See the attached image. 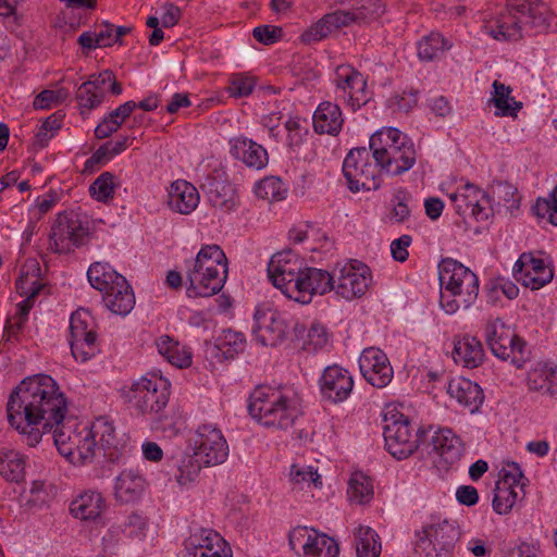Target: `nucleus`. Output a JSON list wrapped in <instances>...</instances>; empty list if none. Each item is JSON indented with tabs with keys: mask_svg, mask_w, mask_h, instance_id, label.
Instances as JSON below:
<instances>
[{
	"mask_svg": "<svg viewBox=\"0 0 557 557\" xmlns=\"http://www.w3.org/2000/svg\"><path fill=\"white\" fill-rule=\"evenodd\" d=\"M7 412L10 425L29 447H35L44 434L52 432L57 449L71 463H90L98 455L97 443L88 426L78 429L75 420L65 418L66 397L50 375L24 379L11 393Z\"/></svg>",
	"mask_w": 557,
	"mask_h": 557,
	"instance_id": "obj_1",
	"label": "nucleus"
},
{
	"mask_svg": "<svg viewBox=\"0 0 557 557\" xmlns=\"http://www.w3.org/2000/svg\"><path fill=\"white\" fill-rule=\"evenodd\" d=\"M556 16L542 0H506L505 8L485 21L484 29L496 40L521 39L524 35L550 32Z\"/></svg>",
	"mask_w": 557,
	"mask_h": 557,
	"instance_id": "obj_2",
	"label": "nucleus"
},
{
	"mask_svg": "<svg viewBox=\"0 0 557 557\" xmlns=\"http://www.w3.org/2000/svg\"><path fill=\"white\" fill-rule=\"evenodd\" d=\"M227 258L219 245H206L186 270L188 297H210L218 294L227 278Z\"/></svg>",
	"mask_w": 557,
	"mask_h": 557,
	"instance_id": "obj_3",
	"label": "nucleus"
},
{
	"mask_svg": "<svg viewBox=\"0 0 557 557\" xmlns=\"http://www.w3.org/2000/svg\"><path fill=\"white\" fill-rule=\"evenodd\" d=\"M248 412L259 424L274 430L292 428L300 414L294 399L267 385L258 386L250 394Z\"/></svg>",
	"mask_w": 557,
	"mask_h": 557,
	"instance_id": "obj_4",
	"label": "nucleus"
},
{
	"mask_svg": "<svg viewBox=\"0 0 557 557\" xmlns=\"http://www.w3.org/2000/svg\"><path fill=\"white\" fill-rule=\"evenodd\" d=\"M370 150L381 171L389 175H400L409 171L417 159L412 141L394 127L374 133L370 138Z\"/></svg>",
	"mask_w": 557,
	"mask_h": 557,
	"instance_id": "obj_5",
	"label": "nucleus"
},
{
	"mask_svg": "<svg viewBox=\"0 0 557 557\" xmlns=\"http://www.w3.org/2000/svg\"><path fill=\"white\" fill-rule=\"evenodd\" d=\"M124 400L137 414L159 421L170 398V383L161 376H141L123 391Z\"/></svg>",
	"mask_w": 557,
	"mask_h": 557,
	"instance_id": "obj_6",
	"label": "nucleus"
},
{
	"mask_svg": "<svg viewBox=\"0 0 557 557\" xmlns=\"http://www.w3.org/2000/svg\"><path fill=\"white\" fill-rule=\"evenodd\" d=\"M383 422L385 447L396 459H405L412 455L425 436V431L416 428L396 407L386 408Z\"/></svg>",
	"mask_w": 557,
	"mask_h": 557,
	"instance_id": "obj_7",
	"label": "nucleus"
},
{
	"mask_svg": "<svg viewBox=\"0 0 557 557\" xmlns=\"http://www.w3.org/2000/svg\"><path fill=\"white\" fill-rule=\"evenodd\" d=\"M485 339L495 357L509 360L517 369H521L528 360L527 343L499 318L487 321Z\"/></svg>",
	"mask_w": 557,
	"mask_h": 557,
	"instance_id": "obj_8",
	"label": "nucleus"
},
{
	"mask_svg": "<svg viewBox=\"0 0 557 557\" xmlns=\"http://www.w3.org/2000/svg\"><path fill=\"white\" fill-rule=\"evenodd\" d=\"M372 151L354 148L343 162V173L351 191L376 190L381 186L380 165L371 161Z\"/></svg>",
	"mask_w": 557,
	"mask_h": 557,
	"instance_id": "obj_9",
	"label": "nucleus"
},
{
	"mask_svg": "<svg viewBox=\"0 0 557 557\" xmlns=\"http://www.w3.org/2000/svg\"><path fill=\"white\" fill-rule=\"evenodd\" d=\"M455 213L466 228L474 223L487 222L493 216L490 196L478 186L467 183L455 193Z\"/></svg>",
	"mask_w": 557,
	"mask_h": 557,
	"instance_id": "obj_10",
	"label": "nucleus"
},
{
	"mask_svg": "<svg viewBox=\"0 0 557 557\" xmlns=\"http://www.w3.org/2000/svg\"><path fill=\"white\" fill-rule=\"evenodd\" d=\"M334 84L336 100L347 104L352 111L370 100L366 77L351 65L342 64L336 67Z\"/></svg>",
	"mask_w": 557,
	"mask_h": 557,
	"instance_id": "obj_11",
	"label": "nucleus"
},
{
	"mask_svg": "<svg viewBox=\"0 0 557 557\" xmlns=\"http://www.w3.org/2000/svg\"><path fill=\"white\" fill-rule=\"evenodd\" d=\"M333 275L332 290L346 300L363 296L371 282L369 267L357 260L337 265Z\"/></svg>",
	"mask_w": 557,
	"mask_h": 557,
	"instance_id": "obj_12",
	"label": "nucleus"
},
{
	"mask_svg": "<svg viewBox=\"0 0 557 557\" xmlns=\"http://www.w3.org/2000/svg\"><path fill=\"white\" fill-rule=\"evenodd\" d=\"M255 324L252 333L263 346H277L286 336L287 321L285 315L270 305L257 307L253 314Z\"/></svg>",
	"mask_w": 557,
	"mask_h": 557,
	"instance_id": "obj_13",
	"label": "nucleus"
},
{
	"mask_svg": "<svg viewBox=\"0 0 557 557\" xmlns=\"http://www.w3.org/2000/svg\"><path fill=\"white\" fill-rule=\"evenodd\" d=\"M194 451L206 467L223 463L228 456V445L222 432L210 424L200 425L191 438Z\"/></svg>",
	"mask_w": 557,
	"mask_h": 557,
	"instance_id": "obj_14",
	"label": "nucleus"
},
{
	"mask_svg": "<svg viewBox=\"0 0 557 557\" xmlns=\"http://www.w3.org/2000/svg\"><path fill=\"white\" fill-rule=\"evenodd\" d=\"M496 482L492 500L493 510L498 515H508L519 498L523 497V485L520 483L523 473L516 462L508 463Z\"/></svg>",
	"mask_w": 557,
	"mask_h": 557,
	"instance_id": "obj_15",
	"label": "nucleus"
},
{
	"mask_svg": "<svg viewBox=\"0 0 557 557\" xmlns=\"http://www.w3.org/2000/svg\"><path fill=\"white\" fill-rule=\"evenodd\" d=\"M305 263L292 250H284L272 256L268 264V275L272 284L289 298V287L296 284Z\"/></svg>",
	"mask_w": 557,
	"mask_h": 557,
	"instance_id": "obj_16",
	"label": "nucleus"
},
{
	"mask_svg": "<svg viewBox=\"0 0 557 557\" xmlns=\"http://www.w3.org/2000/svg\"><path fill=\"white\" fill-rule=\"evenodd\" d=\"M333 281V273L304 265L300 276L295 281L296 284L289 287V298L304 305L309 304L314 295L331 292Z\"/></svg>",
	"mask_w": 557,
	"mask_h": 557,
	"instance_id": "obj_17",
	"label": "nucleus"
},
{
	"mask_svg": "<svg viewBox=\"0 0 557 557\" xmlns=\"http://www.w3.org/2000/svg\"><path fill=\"white\" fill-rule=\"evenodd\" d=\"M86 235L81 220L74 213L59 214L50 231V248L58 253L78 247Z\"/></svg>",
	"mask_w": 557,
	"mask_h": 557,
	"instance_id": "obj_18",
	"label": "nucleus"
},
{
	"mask_svg": "<svg viewBox=\"0 0 557 557\" xmlns=\"http://www.w3.org/2000/svg\"><path fill=\"white\" fill-rule=\"evenodd\" d=\"M513 276L523 286L536 290L548 284L554 276L552 268L533 252H523L513 265Z\"/></svg>",
	"mask_w": 557,
	"mask_h": 557,
	"instance_id": "obj_19",
	"label": "nucleus"
},
{
	"mask_svg": "<svg viewBox=\"0 0 557 557\" xmlns=\"http://www.w3.org/2000/svg\"><path fill=\"white\" fill-rule=\"evenodd\" d=\"M319 386L323 399L338 404L346 400L351 394L354 379L347 369L333 364L326 367L322 372Z\"/></svg>",
	"mask_w": 557,
	"mask_h": 557,
	"instance_id": "obj_20",
	"label": "nucleus"
},
{
	"mask_svg": "<svg viewBox=\"0 0 557 557\" xmlns=\"http://www.w3.org/2000/svg\"><path fill=\"white\" fill-rule=\"evenodd\" d=\"M363 377L373 386L383 388L393 379V368L385 352L375 347L363 349L359 358Z\"/></svg>",
	"mask_w": 557,
	"mask_h": 557,
	"instance_id": "obj_21",
	"label": "nucleus"
},
{
	"mask_svg": "<svg viewBox=\"0 0 557 557\" xmlns=\"http://www.w3.org/2000/svg\"><path fill=\"white\" fill-rule=\"evenodd\" d=\"M190 557H232L228 544L212 530H201L193 534L187 542Z\"/></svg>",
	"mask_w": 557,
	"mask_h": 557,
	"instance_id": "obj_22",
	"label": "nucleus"
},
{
	"mask_svg": "<svg viewBox=\"0 0 557 557\" xmlns=\"http://www.w3.org/2000/svg\"><path fill=\"white\" fill-rule=\"evenodd\" d=\"M479 295V278L473 271L455 260V311L469 309Z\"/></svg>",
	"mask_w": 557,
	"mask_h": 557,
	"instance_id": "obj_23",
	"label": "nucleus"
},
{
	"mask_svg": "<svg viewBox=\"0 0 557 557\" xmlns=\"http://www.w3.org/2000/svg\"><path fill=\"white\" fill-rule=\"evenodd\" d=\"M429 456L440 475L449 473L453 466V433L448 428H438L431 436Z\"/></svg>",
	"mask_w": 557,
	"mask_h": 557,
	"instance_id": "obj_24",
	"label": "nucleus"
},
{
	"mask_svg": "<svg viewBox=\"0 0 557 557\" xmlns=\"http://www.w3.org/2000/svg\"><path fill=\"white\" fill-rule=\"evenodd\" d=\"M197 188L185 180L174 181L168 190V207L180 214H190L199 205Z\"/></svg>",
	"mask_w": 557,
	"mask_h": 557,
	"instance_id": "obj_25",
	"label": "nucleus"
},
{
	"mask_svg": "<svg viewBox=\"0 0 557 557\" xmlns=\"http://www.w3.org/2000/svg\"><path fill=\"white\" fill-rule=\"evenodd\" d=\"M312 120L315 133L331 136L338 135L344 124L339 106L331 101L321 102L315 109Z\"/></svg>",
	"mask_w": 557,
	"mask_h": 557,
	"instance_id": "obj_26",
	"label": "nucleus"
},
{
	"mask_svg": "<svg viewBox=\"0 0 557 557\" xmlns=\"http://www.w3.org/2000/svg\"><path fill=\"white\" fill-rule=\"evenodd\" d=\"M102 301L114 314L126 315L135 306V295L127 280H120L102 294Z\"/></svg>",
	"mask_w": 557,
	"mask_h": 557,
	"instance_id": "obj_27",
	"label": "nucleus"
},
{
	"mask_svg": "<svg viewBox=\"0 0 557 557\" xmlns=\"http://www.w3.org/2000/svg\"><path fill=\"white\" fill-rule=\"evenodd\" d=\"M88 430L97 443L98 454L102 451L103 456L110 460L117 457L120 440L112 421L106 417H99Z\"/></svg>",
	"mask_w": 557,
	"mask_h": 557,
	"instance_id": "obj_28",
	"label": "nucleus"
},
{
	"mask_svg": "<svg viewBox=\"0 0 557 557\" xmlns=\"http://www.w3.org/2000/svg\"><path fill=\"white\" fill-rule=\"evenodd\" d=\"M230 143L232 154L242 160L247 166L260 170L268 164L267 150L256 141L247 137H236L231 139Z\"/></svg>",
	"mask_w": 557,
	"mask_h": 557,
	"instance_id": "obj_29",
	"label": "nucleus"
},
{
	"mask_svg": "<svg viewBox=\"0 0 557 557\" xmlns=\"http://www.w3.org/2000/svg\"><path fill=\"white\" fill-rule=\"evenodd\" d=\"M147 487L145 478L135 470L122 471L115 480V498L123 503H134L138 500Z\"/></svg>",
	"mask_w": 557,
	"mask_h": 557,
	"instance_id": "obj_30",
	"label": "nucleus"
},
{
	"mask_svg": "<svg viewBox=\"0 0 557 557\" xmlns=\"http://www.w3.org/2000/svg\"><path fill=\"white\" fill-rule=\"evenodd\" d=\"M528 386L541 396L554 397L557 394V372L548 363H537L528 373Z\"/></svg>",
	"mask_w": 557,
	"mask_h": 557,
	"instance_id": "obj_31",
	"label": "nucleus"
},
{
	"mask_svg": "<svg viewBox=\"0 0 557 557\" xmlns=\"http://www.w3.org/2000/svg\"><path fill=\"white\" fill-rule=\"evenodd\" d=\"M492 86L493 92L487 103L495 107V115L516 117L522 103L511 96L512 89L499 81H494Z\"/></svg>",
	"mask_w": 557,
	"mask_h": 557,
	"instance_id": "obj_32",
	"label": "nucleus"
},
{
	"mask_svg": "<svg viewBox=\"0 0 557 557\" xmlns=\"http://www.w3.org/2000/svg\"><path fill=\"white\" fill-rule=\"evenodd\" d=\"M103 507L102 496L97 492L87 491L71 503L70 511L77 519L95 520L100 516Z\"/></svg>",
	"mask_w": 557,
	"mask_h": 557,
	"instance_id": "obj_33",
	"label": "nucleus"
},
{
	"mask_svg": "<svg viewBox=\"0 0 557 557\" xmlns=\"http://www.w3.org/2000/svg\"><path fill=\"white\" fill-rule=\"evenodd\" d=\"M207 198L212 207L224 213L234 211L238 206L235 188L223 182L211 183L207 190Z\"/></svg>",
	"mask_w": 557,
	"mask_h": 557,
	"instance_id": "obj_34",
	"label": "nucleus"
},
{
	"mask_svg": "<svg viewBox=\"0 0 557 557\" xmlns=\"http://www.w3.org/2000/svg\"><path fill=\"white\" fill-rule=\"evenodd\" d=\"M455 358L456 362H462L466 368L479 367L484 357V350L481 342L472 336H465L462 339L455 344Z\"/></svg>",
	"mask_w": 557,
	"mask_h": 557,
	"instance_id": "obj_35",
	"label": "nucleus"
},
{
	"mask_svg": "<svg viewBox=\"0 0 557 557\" xmlns=\"http://www.w3.org/2000/svg\"><path fill=\"white\" fill-rule=\"evenodd\" d=\"M455 398L457 399L458 405L462 407L463 413L472 414L480 409L484 395L476 383L461 379L458 383Z\"/></svg>",
	"mask_w": 557,
	"mask_h": 557,
	"instance_id": "obj_36",
	"label": "nucleus"
},
{
	"mask_svg": "<svg viewBox=\"0 0 557 557\" xmlns=\"http://www.w3.org/2000/svg\"><path fill=\"white\" fill-rule=\"evenodd\" d=\"M157 347L159 352L173 366L187 368L191 364V354L186 347L181 346L168 335L158 338Z\"/></svg>",
	"mask_w": 557,
	"mask_h": 557,
	"instance_id": "obj_37",
	"label": "nucleus"
},
{
	"mask_svg": "<svg viewBox=\"0 0 557 557\" xmlns=\"http://www.w3.org/2000/svg\"><path fill=\"white\" fill-rule=\"evenodd\" d=\"M354 536L357 557H380L381 539L372 528L360 525L355 530Z\"/></svg>",
	"mask_w": 557,
	"mask_h": 557,
	"instance_id": "obj_38",
	"label": "nucleus"
},
{
	"mask_svg": "<svg viewBox=\"0 0 557 557\" xmlns=\"http://www.w3.org/2000/svg\"><path fill=\"white\" fill-rule=\"evenodd\" d=\"M87 277L90 285L102 294L115 285V282L120 283V280L125 278L113 270L110 264L102 262L92 263L87 271Z\"/></svg>",
	"mask_w": 557,
	"mask_h": 557,
	"instance_id": "obj_39",
	"label": "nucleus"
},
{
	"mask_svg": "<svg viewBox=\"0 0 557 557\" xmlns=\"http://www.w3.org/2000/svg\"><path fill=\"white\" fill-rule=\"evenodd\" d=\"M26 459L15 450L0 451V475L10 482H20L25 475Z\"/></svg>",
	"mask_w": 557,
	"mask_h": 557,
	"instance_id": "obj_40",
	"label": "nucleus"
},
{
	"mask_svg": "<svg viewBox=\"0 0 557 557\" xmlns=\"http://www.w3.org/2000/svg\"><path fill=\"white\" fill-rule=\"evenodd\" d=\"M437 270L441 287L440 305L442 309L449 314L453 312V259H442Z\"/></svg>",
	"mask_w": 557,
	"mask_h": 557,
	"instance_id": "obj_41",
	"label": "nucleus"
},
{
	"mask_svg": "<svg viewBox=\"0 0 557 557\" xmlns=\"http://www.w3.org/2000/svg\"><path fill=\"white\" fill-rule=\"evenodd\" d=\"M347 495L352 503H369L374 495L371 479L362 472H354L348 482Z\"/></svg>",
	"mask_w": 557,
	"mask_h": 557,
	"instance_id": "obj_42",
	"label": "nucleus"
},
{
	"mask_svg": "<svg viewBox=\"0 0 557 557\" xmlns=\"http://www.w3.org/2000/svg\"><path fill=\"white\" fill-rule=\"evenodd\" d=\"M426 534L431 536L434 542V546H437L438 552L435 557H451V534L453 524L448 519H444L442 522L432 523L425 528Z\"/></svg>",
	"mask_w": 557,
	"mask_h": 557,
	"instance_id": "obj_43",
	"label": "nucleus"
},
{
	"mask_svg": "<svg viewBox=\"0 0 557 557\" xmlns=\"http://www.w3.org/2000/svg\"><path fill=\"white\" fill-rule=\"evenodd\" d=\"M350 13L355 24H366L380 17L384 12L381 0H350Z\"/></svg>",
	"mask_w": 557,
	"mask_h": 557,
	"instance_id": "obj_44",
	"label": "nucleus"
},
{
	"mask_svg": "<svg viewBox=\"0 0 557 557\" xmlns=\"http://www.w3.org/2000/svg\"><path fill=\"white\" fill-rule=\"evenodd\" d=\"M491 190L498 206L505 207L510 213L519 209L521 197L512 184L498 181L493 183Z\"/></svg>",
	"mask_w": 557,
	"mask_h": 557,
	"instance_id": "obj_45",
	"label": "nucleus"
},
{
	"mask_svg": "<svg viewBox=\"0 0 557 557\" xmlns=\"http://www.w3.org/2000/svg\"><path fill=\"white\" fill-rule=\"evenodd\" d=\"M447 42L440 33H431L417 42V54L421 61H432L447 49Z\"/></svg>",
	"mask_w": 557,
	"mask_h": 557,
	"instance_id": "obj_46",
	"label": "nucleus"
},
{
	"mask_svg": "<svg viewBox=\"0 0 557 557\" xmlns=\"http://www.w3.org/2000/svg\"><path fill=\"white\" fill-rule=\"evenodd\" d=\"M289 479L294 488L306 487L319 488L322 486L321 475L311 466L293 465L289 471Z\"/></svg>",
	"mask_w": 557,
	"mask_h": 557,
	"instance_id": "obj_47",
	"label": "nucleus"
},
{
	"mask_svg": "<svg viewBox=\"0 0 557 557\" xmlns=\"http://www.w3.org/2000/svg\"><path fill=\"white\" fill-rule=\"evenodd\" d=\"M70 339L97 336L95 321L89 311L81 309L71 315Z\"/></svg>",
	"mask_w": 557,
	"mask_h": 557,
	"instance_id": "obj_48",
	"label": "nucleus"
},
{
	"mask_svg": "<svg viewBox=\"0 0 557 557\" xmlns=\"http://www.w3.org/2000/svg\"><path fill=\"white\" fill-rule=\"evenodd\" d=\"M255 194L263 200L278 201L285 198L286 188L278 177L269 176L256 184Z\"/></svg>",
	"mask_w": 557,
	"mask_h": 557,
	"instance_id": "obj_49",
	"label": "nucleus"
},
{
	"mask_svg": "<svg viewBox=\"0 0 557 557\" xmlns=\"http://www.w3.org/2000/svg\"><path fill=\"white\" fill-rule=\"evenodd\" d=\"M178 474L176 475V481L180 485H186L190 482H194L200 473V470L205 466V462H200L196 453L186 454L182 456L178 462Z\"/></svg>",
	"mask_w": 557,
	"mask_h": 557,
	"instance_id": "obj_50",
	"label": "nucleus"
},
{
	"mask_svg": "<svg viewBox=\"0 0 557 557\" xmlns=\"http://www.w3.org/2000/svg\"><path fill=\"white\" fill-rule=\"evenodd\" d=\"M339 547L334 539L318 533L314 535L311 547L304 554L305 557H338Z\"/></svg>",
	"mask_w": 557,
	"mask_h": 557,
	"instance_id": "obj_51",
	"label": "nucleus"
},
{
	"mask_svg": "<svg viewBox=\"0 0 557 557\" xmlns=\"http://www.w3.org/2000/svg\"><path fill=\"white\" fill-rule=\"evenodd\" d=\"M71 351L75 360L86 362L99 352L97 336L70 339Z\"/></svg>",
	"mask_w": 557,
	"mask_h": 557,
	"instance_id": "obj_52",
	"label": "nucleus"
},
{
	"mask_svg": "<svg viewBox=\"0 0 557 557\" xmlns=\"http://www.w3.org/2000/svg\"><path fill=\"white\" fill-rule=\"evenodd\" d=\"M75 97L82 109L90 111L101 104L104 91H97L91 83L86 81L78 87Z\"/></svg>",
	"mask_w": 557,
	"mask_h": 557,
	"instance_id": "obj_53",
	"label": "nucleus"
},
{
	"mask_svg": "<svg viewBox=\"0 0 557 557\" xmlns=\"http://www.w3.org/2000/svg\"><path fill=\"white\" fill-rule=\"evenodd\" d=\"M129 145L128 137L117 140H109L100 146L91 156L90 160L97 163L108 162L113 157L123 152Z\"/></svg>",
	"mask_w": 557,
	"mask_h": 557,
	"instance_id": "obj_54",
	"label": "nucleus"
},
{
	"mask_svg": "<svg viewBox=\"0 0 557 557\" xmlns=\"http://www.w3.org/2000/svg\"><path fill=\"white\" fill-rule=\"evenodd\" d=\"M418 103V91L413 88L395 92L387 100V106L393 112L408 113Z\"/></svg>",
	"mask_w": 557,
	"mask_h": 557,
	"instance_id": "obj_55",
	"label": "nucleus"
},
{
	"mask_svg": "<svg viewBox=\"0 0 557 557\" xmlns=\"http://www.w3.org/2000/svg\"><path fill=\"white\" fill-rule=\"evenodd\" d=\"M114 176L110 172L100 174L90 185L89 193L98 201L106 202L113 197Z\"/></svg>",
	"mask_w": 557,
	"mask_h": 557,
	"instance_id": "obj_56",
	"label": "nucleus"
},
{
	"mask_svg": "<svg viewBox=\"0 0 557 557\" xmlns=\"http://www.w3.org/2000/svg\"><path fill=\"white\" fill-rule=\"evenodd\" d=\"M329 343V334L326 329L320 323H312L307 331L302 348L308 351H317L322 349Z\"/></svg>",
	"mask_w": 557,
	"mask_h": 557,
	"instance_id": "obj_57",
	"label": "nucleus"
},
{
	"mask_svg": "<svg viewBox=\"0 0 557 557\" xmlns=\"http://www.w3.org/2000/svg\"><path fill=\"white\" fill-rule=\"evenodd\" d=\"M333 30L334 29L332 27L331 21L327 14H325L315 24L306 29L301 34L300 39L305 44L320 41L321 39L327 37Z\"/></svg>",
	"mask_w": 557,
	"mask_h": 557,
	"instance_id": "obj_58",
	"label": "nucleus"
},
{
	"mask_svg": "<svg viewBox=\"0 0 557 557\" xmlns=\"http://www.w3.org/2000/svg\"><path fill=\"white\" fill-rule=\"evenodd\" d=\"M318 532L315 530H309L306 527H297L290 531L288 536L289 546L293 550L298 552L302 549L304 554L308 548L311 547L314 535Z\"/></svg>",
	"mask_w": 557,
	"mask_h": 557,
	"instance_id": "obj_59",
	"label": "nucleus"
},
{
	"mask_svg": "<svg viewBox=\"0 0 557 557\" xmlns=\"http://www.w3.org/2000/svg\"><path fill=\"white\" fill-rule=\"evenodd\" d=\"M38 295V288L30 293V297H26L22 302L18 304L17 312L15 314L14 322H9L5 326V333L10 336L16 331L21 330L25 321L27 320L29 310L34 306V299Z\"/></svg>",
	"mask_w": 557,
	"mask_h": 557,
	"instance_id": "obj_60",
	"label": "nucleus"
},
{
	"mask_svg": "<svg viewBox=\"0 0 557 557\" xmlns=\"http://www.w3.org/2000/svg\"><path fill=\"white\" fill-rule=\"evenodd\" d=\"M411 195L406 189H398L394 197V206L391 211V219L396 223H404L410 216L408 202Z\"/></svg>",
	"mask_w": 557,
	"mask_h": 557,
	"instance_id": "obj_61",
	"label": "nucleus"
},
{
	"mask_svg": "<svg viewBox=\"0 0 557 557\" xmlns=\"http://www.w3.org/2000/svg\"><path fill=\"white\" fill-rule=\"evenodd\" d=\"M533 211L537 216L547 218L553 225L557 226V186L552 194V200L539 198Z\"/></svg>",
	"mask_w": 557,
	"mask_h": 557,
	"instance_id": "obj_62",
	"label": "nucleus"
},
{
	"mask_svg": "<svg viewBox=\"0 0 557 557\" xmlns=\"http://www.w3.org/2000/svg\"><path fill=\"white\" fill-rule=\"evenodd\" d=\"M256 86L255 78L246 74H233L231 77V85L228 87L230 94L233 97H247Z\"/></svg>",
	"mask_w": 557,
	"mask_h": 557,
	"instance_id": "obj_63",
	"label": "nucleus"
},
{
	"mask_svg": "<svg viewBox=\"0 0 557 557\" xmlns=\"http://www.w3.org/2000/svg\"><path fill=\"white\" fill-rule=\"evenodd\" d=\"M61 125L62 121L55 114L47 117L36 133V145L40 147L47 146L49 139L52 138L54 133L61 128Z\"/></svg>",
	"mask_w": 557,
	"mask_h": 557,
	"instance_id": "obj_64",
	"label": "nucleus"
}]
</instances>
